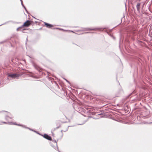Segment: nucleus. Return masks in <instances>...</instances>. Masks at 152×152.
I'll list each match as a JSON object with an SVG mask.
<instances>
[{"label":"nucleus","instance_id":"obj_1","mask_svg":"<svg viewBox=\"0 0 152 152\" xmlns=\"http://www.w3.org/2000/svg\"><path fill=\"white\" fill-rule=\"evenodd\" d=\"M34 24V23L33 21L30 20H27L23 23L22 25V27H27L31 25Z\"/></svg>","mask_w":152,"mask_h":152},{"label":"nucleus","instance_id":"obj_2","mask_svg":"<svg viewBox=\"0 0 152 152\" xmlns=\"http://www.w3.org/2000/svg\"><path fill=\"white\" fill-rule=\"evenodd\" d=\"M8 123H9V124H15V125H16L22 126L24 128L28 129L29 130H30L31 131H33V132H34V129H31V128H28V127H27L26 126L24 125H22L20 124H16L15 123H12V122H8Z\"/></svg>","mask_w":152,"mask_h":152},{"label":"nucleus","instance_id":"obj_3","mask_svg":"<svg viewBox=\"0 0 152 152\" xmlns=\"http://www.w3.org/2000/svg\"><path fill=\"white\" fill-rule=\"evenodd\" d=\"M33 65L34 68L39 72H41L42 71V69L36 64L34 63H33Z\"/></svg>","mask_w":152,"mask_h":152},{"label":"nucleus","instance_id":"obj_4","mask_svg":"<svg viewBox=\"0 0 152 152\" xmlns=\"http://www.w3.org/2000/svg\"><path fill=\"white\" fill-rule=\"evenodd\" d=\"M105 28H104L103 29H105ZM84 31H91V30H103V29L102 28H84Z\"/></svg>","mask_w":152,"mask_h":152},{"label":"nucleus","instance_id":"obj_5","mask_svg":"<svg viewBox=\"0 0 152 152\" xmlns=\"http://www.w3.org/2000/svg\"><path fill=\"white\" fill-rule=\"evenodd\" d=\"M41 135L42 136L45 138L51 141L52 140V138L48 134H41Z\"/></svg>","mask_w":152,"mask_h":152},{"label":"nucleus","instance_id":"obj_6","mask_svg":"<svg viewBox=\"0 0 152 152\" xmlns=\"http://www.w3.org/2000/svg\"><path fill=\"white\" fill-rule=\"evenodd\" d=\"M20 75L17 74H9L8 75L9 77H10L12 78H15L19 77Z\"/></svg>","mask_w":152,"mask_h":152},{"label":"nucleus","instance_id":"obj_7","mask_svg":"<svg viewBox=\"0 0 152 152\" xmlns=\"http://www.w3.org/2000/svg\"><path fill=\"white\" fill-rule=\"evenodd\" d=\"M45 26L49 28H53L52 27H53V25L50 24L49 23L44 22Z\"/></svg>","mask_w":152,"mask_h":152},{"label":"nucleus","instance_id":"obj_8","mask_svg":"<svg viewBox=\"0 0 152 152\" xmlns=\"http://www.w3.org/2000/svg\"><path fill=\"white\" fill-rule=\"evenodd\" d=\"M61 122L62 121L60 120L57 121L56 122V126L58 127L59 128L61 126Z\"/></svg>","mask_w":152,"mask_h":152},{"label":"nucleus","instance_id":"obj_9","mask_svg":"<svg viewBox=\"0 0 152 152\" xmlns=\"http://www.w3.org/2000/svg\"><path fill=\"white\" fill-rule=\"evenodd\" d=\"M141 3H137L136 5V8L137 11L138 12H140V6Z\"/></svg>","mask_w":152,"mask_h":152},{"label":"nucleus","instance_id":"obj_10","mask_svg":"<svg viewBox=\"0 0 152 152\" xmlns=\"http://www.w3.org/2000/svg\"><path fill=\"white\" fill-rule=\"evenodd\" d=\"M135 91H133L132 93H130V94H129L127 96L126 98H129L130 96L132 95L135 94Z\"/></svg>","mask_w":152,"mask_h":152},{"label":"nucleus","instance_id":"obj_11","mask_svg":"<svg viewBox=\"0 0 152 152\" xmlns=\"http://www.w3.org/2000/svg\"><path fill=\"white\" fill-rule=\"evenodd\" d=\"M9 22H12V23H14V22H13V21H12V20H9V21H8L5 22V23H3V24H2L0 25V26H1L3 25L6 24L8 23Z\"/></svg>","mask_w":152,"mask_h":152},{"label":"nucleus","instance_id":"obj_12","mask_svg":"<svg viewBox=\"0 0 152 152\" xmlns=\"http://www.w3.org/2000/svg\"><path fill=\"white\" fill-rule=\"evenodd\" d=\"M52 141L53 142H54L57 143V141H56V140H52ZM56 147H57V150L59 152H60V151L58 150V147L57 145V143H56Z\"/></svg>","mask_w":152,"mask_h":152},{"label":"nucleus","instance_id":"obj_13","mask_svg":"<svg viewBox=\"0 0 152 152\" xmlns=\"http://www.w3.org/2000/svg\"><path fill=\"white\" fill-rule=\"evenodd\" d=\"M136 42H137V43L139 44H141V43L142 42V41L138 40H136Z\"/></svg>","mask_w":152,"mask_h":152},{"label":"nucleus","instance_id":"obj_14","mask_svg":"<svg viewBox=\"0 0 152 152\" xmlns=\"http://www.w3.org/2000/svg\"><path fill=\"white\" fill-rule=\"evenodd\" d=\"M58 128H59L57 126V127H56V128H54L51 130V132H54L55 130H56V129H57Z\"/></svg>","mask_w":152,"mask_h":152},{"label":"nucleus","instance_id":"obj_15","mask_svg":"<svg viewBox=\"0 0 152 152\" xmlns=\"http://www.w3.org/2000/svg\"><path fill=\"white\" fill-rule=\"evenodd\" d=\"M74 104L73 105V107L75 109V107H76V105L77 104H78V103L76 102H75V103H74Z\"/></svg>","mask_w":152,"mask_h":152},{"label":"nucleus","instance_id":"obj_16","mask_svg":"<svg viewBox=\"0 0 152 152\" xmlns=\"http://www.w3.org/2000/svg\"><path fill=\"white\" fill-rule=\"evenodd\" d=\"M8 118H9L10 119H11V118L9 116H8V115H6L5 117V119L7 120L8 121Z\"/></svg>","mask_w":152,"mask_h":152},{"label":"nucleus","instance_id":"obj_17","mask_svg":"<svg viewBox=\"0 0 152 152\" xmlns=\"http://www.w3.org/2000/svg\"><path fill=\"white\" fill-rule=\"evenodd\" d=\"M53 28V29H55V28ZM56 28V29H58L60 30H63V31H66V30H64V29H63L62 28Z\"/></svg>","mask_w":152,"mask_h":152},{"label":"nucleus","instance_id":"obj_18","mask_svg":"<svg viewBox=\"0 0 152 152\" xmlns=\"http://www.w3.org/2000/svg\"><path fill=\"white\" fill-rule=\"evenodd\" d=\"M23 27H22V26H20V27H19L18 28H17V31H18L20 30V29L21 28Z\"/></svg>","mask_w":152,"mask_h":152},{"label":"nucleus","instance_id":"obj_19","mask_svg":"<svg viewBox=\"0 0 152 152\" xmlns=\"http://www.w3.org/2000/svg\"><path fill=\"white\" fill-rule=\"evenodd\" d=\"M24 7V9L25 10V11H26V12L28 14V11H27V10L26 8V7H25V6H24V7Z\"/></svg>","mask_w":152,"mask_h":152},{"label":"nucleus","instance_id":"obj_20","mask_svg":"<svg viewBox=\"0 0 152 152\" xmlns=\"http://www.w3.org/2000/svg\"><path fill=\"white\" fill-rule=\"evenodd\" d=\"M20 1L21 5H22V6L23 7H24V5L23 4V2L22 0H20Z\"/></svg>","mask_w":152,"mask_h":152},{"label":"nucleus","instance_id":"obj_21","mask_svg":"<svg viewBox=\"0 0 152 152\" xmlns=\"http://www.w3.org/2000/svg\"><path fill=\"white\" fill-rule=\"evenodd\" d=\"M34 132H35V133H37V134H39L40 135H41V134H40V133H39V132H38L37 131H36V130H34Z\"/></svg>","mask_w":152,"mask_h":152},{"label":"nucleus","instance_id":"obj_22","mask_svg":"<svg viewBox=\"0 0 152 152\" xmlns=\"http://www.w3.org/2000/svg\"><path fill=\"white\" fill-rule=\"evenodd\" d=\"M131 39L133 41H134L135 40L134 38L133 37H131Z\"/></svg>","mask_w":152,"mask_h":152},{"label":"nucleus","instance_id":"obj_23","mask_svg":"<svg viewBox=\"0 0 152 152\" xmlns=\"http://www.w3.org/2000/svg\"><path fill=\"white\" fill-rule=\"evenodd\" d=\"M66 80V81L68 83H69V84H70V82L68 80H67L65 79H64Z\"/></svg>","mask_w":152,"mask_h":152},{"label":"nucleus","instance_id":"obj_24","mask_svg":"<svg viewBox=\"0 0 152 152\" xmlns=\"http://www.w3.org/2000/svg\"><path fill=\"white\" fill-rule=\"evenodd\" d=\"M110 36H111V37H113V39H115V37H113V35H110Z\"/></svg>","mask_w":152,"mask_h":152},{"label":"nucleus","instance_id":"obj_25","mask_svg":"<svg viewBox=\"0 0 152 152\" xmlns=\"http://www.w3.org/2000/svg\"><path fill=\"white\" fill-rule=\"evenodd\" d=\"M122 19L121 18V23H120L119 24H118V25H117V26H116L115 27H116V26H118V25H119L121 23H122Z\"/></svg>","mask_w":152,"mask_h":152},{"label":"nucleus","instance_id":"obj_26","mask_svg":"<svg viewBox=\"0 0 152 152\" xmlns=\"http://www.w3.org/2000/svg\"><path fill=\"white\" fill-rule=\"evenodd\" d=\"M69 126H68V127L66 129V130H65V131H64L65 132H66V131H67L68 130L69 127Z\"/></svg>","mask_w":152,"mask_h":152},{"label":"nucleus","instance_id":"obj_27","mask_svg":"<svg viewBox=\"0 0 152 152\" xmlns=\"http://www.w3.org/2000/svg\"><path fill=\"white\" fill-rule=\"evenodd\" d=\"M2 123L4 124H7V122H2Z\"/></svg>","mask_w":152,"mask_h":152},{"label":"nucleus","instance_id":"obj_28","mask_svg":"<svg viewBox=\"0 0 152 152\" xmlns=\"http://www.w3.org/2000/svg\"><path fill=\"white\" fill-rule=\"evenodd\" d=\"M67 123V121H64V122H61V123Z\"/></svg>","mask_w":152,"mask_h":152},{"label":"nucleus","instance_id":"obj_29","mask_svg":"<svg viewBox=\"0 0 152 152\" xmlns=\"http://www.w3.org/2000/svg\"><path fill=\"white\" fill-rule=\"evenodd\" d=\"M103 115V113H101L99 114H98V115Z\"/></svg>","mask_w":152,"mask_h":152},{"label":"nucleus","instance_id":"obj_30","mask_svg":"<svg viewBox=\"0 0 152 152\" xmlns=\"http://www.w3.org/2000/svg\"><path fill=\"white\" fill-rule=\"evenodd\" d=\"M26 29H25V28H24V29H23L22 32H23V33L24 32L23 31H24V30H26Z\"/></svg>","mask_w":152,"mask_h":152},{"label":"nucleus","instance_id":"obj_31","mask_svg":"<svg viewBox=\"0 0 152 152\" xmlns=\"http://www.w3.org/2000/svg\"><path fill=\"white\" fill-rule=\"evenodd\" d=\"M53 132H51V133H52V135L53 136H54V133H53Z\"/></svg>","mask_w":152,"mask_h":152},{"label":"nucleus","instance_id":"obj_32","mask_svg":"<svg viewBox=\"0 0 152 152\" xmlns=\"http://www.w3.org/2000/svg\"><path fill=\"white\" fill-rule=\"evenodd\" d=\"M10 44H11V46L12 47H13L14 46L13 45L10 43Z\"/></svg>","mask_w":152,"mask_h":152},{"label":"nucleus","instance_id":"obj_33","mask_svg":"<svg viewBox=\"0 0 152 152\" xmlns=\"http://www.w3.org/2000/svg\"><path fill=\"white\" fill-rule=\"evenodd\" d=\"M62 132H63V130H61V132L62 133V135L63 136V133H62Z\"/></svg>","mask_w":152,"mask_h":152},{"label":"nucleus","instance_id":"obj_34","mask_svg":"<svg viewBox=\"0 0 152 152\" xmlns=\"http://www.w3.org/2000/svg\"><path fill=\"white\" fill-rule=\"evenodd\" d=\"M3 43V42H0V44H2Z\"/></svg>","mask_w":152,"mask_h":152},{"label":"nucleus","instance_id":"obj_35","mask_svg":"<svg viewBox=\"0 0 152 152\" xmlns=\"http://www.w3.org/2000/svg\"><path fill=\"white\" fill-rule=\"evenodd\" d=\"M37 22H37V21H35V23H37Z\"/></svg>","mask_w":152,"mask_h":152},{"label":"nucleus","instance_id":"obj_36","mask_svg":"<svg viewBox=\"0 0 152 152\" xmlns=\"http://www.w3.org/2000/svg\"><path fill=\"white\" fill-rule=\"evenodd\" d=\"M71 31V32H74V31H73L71 30V31Z\"/></svg>","mask_w":152,"mask_h":152},{"label":"nucleus","instance_id":"obj_37","mask_svg":"<svg viewBox=\"0 0 152 152\" xmlns=\"http://www.w3.org/2000/svg\"><path fill=\"white\" fill-rule=\"evenodd\" d=\"M27 40H28V39H27V38H26V41H27Z\"/></svg>","mask_w":152,"mask_h":152},{"label":"nucleus","instance_id":"obj_38","mask_svg":"<svg viewBox=\"0 0 152 152\" xmlns=\"http://www.w3.org/2000/svg\"><path fill=\"white\" fill-rule=\"evenodd\" d=\"M148 124H152V122L149 123Z\"/></svg>","mask_w":152,"mask_h":152},{"label":"nucleus","instance_id":"obj_39","mask_svg":"<svg viewBox=\"0 0 152 152\" xmlns=\"http://www.w3.org/2000/svg\"><path fill=\"white\" fill-rule=\"evenodd\" d=\"M32 17L33 18H35V19H36V18H35L34 17H33V16H32Z\"/></svg>","mask_w":152,"mask_h":152},{"label":"nucleus","instance_id":"obj_40","mask_svg":"<svg viewBox=\"0 0 152 152\" xmlns=\"http://www.w3.org/2000/svg\"><path fill=\"white\" fill-rule=\"evenodd\" d=\"M114 28H115V27H114V28H113L112 29H111V31H112V29H113Z\"/></svg>","mask_w":152,"mask_h":152},{"label":"nucleus","instance_id":"obj_41","mask_svg":"<svg viewBox=\"0 0 152 152\" xmlns=\"http://www.w3.org/2000/svg\"><path fill=\"white\" fill-rule=\"evenodd\" d=\"M107 32V33L108 34H109V33H108V32Z\"/></svg>","mask_w":152,"mask_h":152},{"label":"nucleus","instance_id":"obj_42","mask_svg":"<svg viewBox=\"0 0 152 152\" xmlns=\"http://www.w3.org/2000/svg\"><path fill=\"white\" fill-rule=\"evenodd\" d=\"M121 38H120V41H121Z\"/></svg>","mask_w":152,"mask_h":152},{"label":"nucleus","instance_id":"obj_43","mask_svg":"<svg viewBox=\"0 0 152 152\" xmlns=\"http://www.w3.org/2000/svg\"><path fill=\"white\" fill-rule=\"evenodd\" d=\"M54 147H55V146H54V147H53V148H54V149H55V148H54Z\"/></svg>","mask_w":152,"mask_h":152},{"label":"nucleus","instance_id":"obj_44","mask_svg":"<svg viewBox=\"0 0 152 152\" xmlns=\"http://www.w3.org/2000/svg\"><path fill=\"white\" fill-rule=\"evenodd\" d=\"M54 147H55V146H54V147H53V148H54V149H55V148H54Z\"/></svg>","mask_w":152,"mask_h":152},{"label":"nucleus","instance_id":"obj_45","mask_svg":"<svg viewBox=\"0 0 152 152\" xmlns=\"http://www.w3.org/2000/svg\"><path fill=\"white\" fill-rule=\"evenodd\" d=\"M54 147H55V146H54V147H53V148H54V149H55V148H54Z\"/></svg>","mask_w":152,"mask_h":152},{"label":"nucleus","instance_id":"obj_46","mask_svg":"<svg viewBox=\"0 0 152 152\" xmlns=\"http://www.w3.org/2000/svg\"><path fill=\"white\" fill-rule=\"evenodd\" d=\"M103 117V116L100 117Z\"/></svg>","mask_w":152,"mask_h":152},{"label":"nucleus","instance_id":"obj_47","mask_svg":"<svg viewBox=\"0 0 152 152\" xmlns=\"http://www.w3.org/2000/svg\"><path fill=\"white\" fill-rule=\"evenodd\" d=\"M5 111V112H7V111Z\"/></svg>","mask_w":152,"mask_h":152},{"label":"nucleus","instance_id":"obj_48","mask_svg":"<svg viewBox=\"0 0 152 152\" xmlns=\"http://www.w3.org/2000/svg\"><path fill=\"white\" fill-rule=\"evenodd\" d=\"M1 111H0V113H1Z\"/></svg>","mask_w":152,"mask_h":152}]
</instances>
